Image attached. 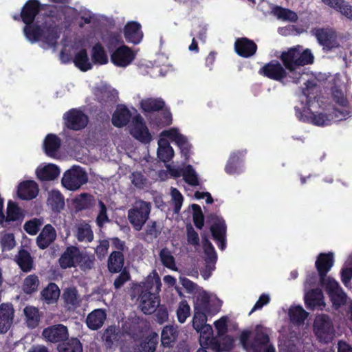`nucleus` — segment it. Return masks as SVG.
Instances as JSON below:
<instances>
[{"mask_svg": "<svg viewBox=\"0 0 352 352\" xmlns=\"http://www.w3.org/2000/svg\"><path fill=\"white\" fill-rule=\"evenodd\" d=\"M178 331L173 325H166L161 333V344L164 347H171L177 340Z\"/></svg>", "mask_w": 352, "mask_h": 352, "instance_id": "obj_36", "label": "nucleus"}, {"mask_svg": "<svg viewBox=\"0 0 352 352\" xmlns=\"http://www.w3.org/2000/svg\"><path fill=\"white\" fill-rule=\"evenodd\" d=\"M186 235L188 244L194 246L199 245V237L198 233L192 226L190 221L186 223Z\"/></svg>", "mask_w": 352, "mask_h": 352, "instance_id": "obj_62", "label": "nucleus"}, {"mask_svg": "<svg viewBox=\"0 0 352 352\" xmlns=\"http://www.w3.org/2000/svg\"><path fill=\"white\" fill-rule=\"evenodd\" d=\"M14 309L11 305H0V333H6L12 324Z\"/></svg>", "mask_w": 352, "mask_h": 352, "instance_id": "obj_28", "label": "nucleus"}, {"mask_svg": "<svg viewBox=\"0 0 352 352\" xmlns=\"http://www.w3.org/2000/svg\"><path fill=\"white\" fill-rule=\"evenodd\" d=\"M63 299L67 305L76 307L78 305L80 300L78 290L75 287H67L64 289Z\"/></svg>", "mask_w": 352, "mask_h": 352, "instance_id": "obj_51", "label": "nucleus"}, {"mask_svg": "<svg viewBox=\"0 0 352 352\" xmlns=\"http://www.w3.org/2000/svg\"><path fill=\"white\" fill-rule=\"evenodd\" d=\"M258 74L278 82H283L287 76L285 67L276 60H272L265 64L259 69Z\"/></svg>", "mask_w": 352, "mask_h": 352, "instance_id": "obj_9", "label": "nucleus"}, {"mask_svg": "<svg viewBox=\"0 0 352 352\" xmlns=\"http://www.w3.org/2000/svg\"><path fill=\"white\" fill-rule=\"evenodd\" d=\"M40 1L38 0H28L23 5L20 18L25 25L33 23L36 16L39 14Z\"/></svg>", "mask_w": 352, "mask_h": 352, "instance_id": "obj_21", "label": "nucleus"}, {"mask_svg": "<svg viewBox=\"0 0 352 352\" xmlns=\"http://www.w3.org/2000/svg\"><path fill=\"white\" fill-rule=\"evenodd\" d=\"M182 176L184 181L189 185H199L197 175L192 165L188 164L182 169Z\"/></svg>", "mask_w": 352, "mask_h": 352, "instance_id": "obj_55", "label": "nucleus"}, {"mask_svg": "<svg viewBox=\"0 0 352 352\" xmlns=\"http://www.w3.org/2000/svg\"><path fill=\"white\" fill-rule=\"evenodd\" d=\"M124 38L127 43L139 44L143 38V32L140 23L131 21L126 23L123 29Z\"/></svg>", "mask_w": 352, "mask_h": 352, "instance_id": "obj_17", "label": "nucleus"}, {"mask_svg": "<svg viewBox=\"0 0 352 352\" xmlns=\"http://www.w3.org/2000/svg\"><path fill=\"white\" fill-rule=\"evenodd\" d=\"M14 261L23 272L28 273L34 268L33 257L29 251L24 248H21L19 250Z\"/></svg>", "mask_w": 352, "mask_h": 352, "instance_id": "obj_26", "label": "nucleus"}, {"mask_svg": "<svg viewBox=\"0 0 352 352\" xmlns=\"http://www.w3.org/2000/svg\"><path fill=\"white\" fill-rule=\"evenodd\" d=\"M207 321V316L205 311L195 309L192 318V327L197 331H202L203 326Z\"/></svg>", "mask_w": 352, "mask_h": 352, "instance_id": "obj_56", "label": "nucleus"}, {"mask_svg": "<svg viewBox=\"0 0 352 352\" xmlns=\"http://www.w3.org/2000/svg\"><path fill=\"white\" fill-rule=\"evenodd\" d=\"M160 257L161 262L166 267L170 270L176 269L175 258L168 249H162L160 252Z\"/></svg>", "mask_w": 352, "mask_h": 352, "instance_id": "obj_57", "label": "nucleus"}, {"mask_svg": "<svg viewBox=\"0 0 352 352\" xmlns=\"http://www.w3.org/2000/svg\"><path fill=\"white\" fill-rule=\"evenodd\" d=\"M76 237L79 241L91 242L94 239L91 226L87 223L79 226L77 229Z\"/></svg>", "mask_w": 352, "mask_h": 352, "instance_id": "obj_52", "label": "nucleus"}, {"mask_svg": "<svg viewBox=\"0 0 352 352\" xmlns=\"http://www.w3.org/2000/svg\"><path fill=\"white\" fill-rule=\"evenodd\" d=\"M91 56L93 63L96 65H105L108 63L107 54L100 42L95 43L92 47Z\"/></svg>", "mask_w": 352, "mask_h": 352, "instance_id": "obj_40", "label": "nucleus"}, {"mask_svg": "<svg viewBox=\"0 0 352 352\" xmlns=\"http://www.w3.org/2000/svg\"><path fill=\"white\" fill-rule=\"evenodd\" d=\"M162 283L157 273L153 277L148 276L144 283V289L140 294V306L144 314H152L160 304L158 294Z\"/></svg>", "mask_w": 352, "mask_h": 352, "instance_id": "obj_2", "label": "nucleus"}, {"mask_svg": "<svg viewBox=\"0 0 352 352\" xmlns=\"http://www.w3.org/2000/svg\"><path fill=\"white\" fill-rule=\"evenodd\" d=\"M334 263L333 253H320L315 263L316 268L318 273L320 284H324L333 278L327 276V273L333 267Z\"/></svg>", "mask_w": 352, "mask_h": 352, "instance_id": "obj_11", "label": "nucleus"}, {"mask_svg": "<svg viewBox=\"0 0 352 352\" xmlns=\"http://www.w3.org/2000/svg\"><path fill=\"white\" fill-rule=\"evenodd\" d=\"M288 315L290 321L297 325L302 324L307 318L309 314L300 305L291 306L289 309Z\"/></svg>", "mask_w": 352, "mask_h": 352, "instance_id": "obj_41", "label": "nucleus"}, {"mask_svg": "<svg viewBox=\"0 0 352 352\" xmlns=\"http://www.w3.org/2000/svg\"><path fill=\"white\" fill-rule=\"evenodd\" d=\"M61 144L62 141L58 135L53 133L47 134L43 141V149L45 154L50 157H54L60 148Z\"/></svg>", "mask_w": 352, "mask_h": 352, "instance_id": "obj_30", "label": "nucleus"}, {"mask_svg": "<svg viewBox=\"0 0 352 352\" xmlns=\"http://www.w3.org/2000/svg\"><path fill=\"white\" fill-rule=\"evenodd\" d=\"M305 305L307 309L314 310L319 308L322 310L325 306L324 296L320 289H312L305 294Z\"/></svg>", "mask_w": 352, "mask_h": 352, "instance_id": "obj_22", "label": "nucleus"}, {"mask_svg": "<svg viewBox=\"0 0 352 352\" xmlns=\"http://www.w3.org/2000/svg\"><path fill=\"white\" fill-rule=\"evenodd\" d=\"M202 243L204 252L206 255L205 261L208 265L212 264L214 265L217 261V254L215 249L206 235H202Z\"/></svg>", "mask_w": 352, "mask_h": 352, "instance_id": "obj_45", "label": "nucleus"}, {"mask_svg": "<svg viewBox=\"0 0 352 352\" xmlns=\"http://www.w3.org/2000/svg\"><path fill=\"white\" fill-rule=\"evenodd\" d=\"M280 58L285 69L293 72L297 67L313 63L314 57L309 49L301 52L297 47H291L283 52Z\"/></svg>", "mask_w": 352, "mask_h": 352, "instance_id": "obj_3", "label": "nucleus"}, {"mask_svg": "<svg viewBox=\"0 0 352 352\" xmlns=\"http://www.w3.org/2000/svg\"><path fill=\"white\" fill-rule=\"evenodd\" d=\"M106 318L105 311L97 309L89 314L86 319V324L90 329L97 330L103 325Z\"/></svg>", "mask_w": 352, "mask_h": 352, "instance_id": "obj_32", "label": "nucleus"}, {"mask_svg": "<svg viewBox=\"0 0 352 352\" xmlns=\"http://www.w3.org/2000/svg\"><path fill=\"white\" fill-rule=\"evenodd\" d=\"M16 245V241L12 233L5 234L1 240V246L3 251H10Z\"/></svg>", "mask_w": 352, "mask_h": 352, "instance_id": "obj_61", "label": "nucleus"}, {"mask_svg": "<svg viewBox=\"0 0 352 352\" xmlns=\"http://www.w3.org/2000/svg\"><path fill=\"white\" fill-rule=\"evenodd\" d=\"M118 331L115 326H109L104 331L102 338L108 347H111L114 342L118 340Z\"/></svg>", "mask_w": 352, "mask_h": 352, "instance_id": "obj_54", "label": "nucleus"}, {"mask_svg": "<svg viewBox=\"0 0 352 352\" xmlns=\"http://www.w3.org/2000/svg\"><path fill=\"white\" fill-rule=\"evenodd\" d=\"M6 213L4 220H23L26 215V211L11 200L8 202Z\"/></svg>", "mask_w": 352, "mask_h": 352, "instance_id": "obj_39", "label": "nucleus"}, {"mask_svg": "<svg viewBox=\"0 0 352 352\" xmlns=\"http://www.w3.org/2000/svg\"><path fill=\"white\" fill-rule=\"evenodd\" d=\"M95 199L89 193H82L74 199L75 208L77 211L92 208L95 204Z\"/></svg>", "mask_w": 352, "mask_h": 352, "instance_id": "obj_42", "label": "nucleus"}, {"mask_svg": "<svg viewBox=\"0 0 352 352\" xmlns=\"http://www.w3.org/2000/svg\"><path fill=\"white\" fill-rule=\"evenodd\" d=\"M63 119L65 127L76 131L85 129L89 122L88 116L82 110L76 108L66 111Z\"/></svg>", "mask_w": 352, "mask_h": 352, "instance_id": "obj_7", "label": "nucleus"}, {"mask_svg": "<svg viewBox=\"0 0 352 352\" xmlns=\"http://www.w3.org/2000/svg\"><path fill=\"white\" fill-rule=\"evenodd\" d=\"M119 273V275L116 276L113 282V287L116 290L120 289L131 278L130 272L126 267H124Z\"/></svg>", "mask_w": 352, "mask_h": 352, "instance_id": "obj_59", "label": "nucleus"}, {"mask_svg": "<svg viewBox=\"0 0 352 352\" xmlns=\"http://www.w3.org/2000/svg\"><path fill=\"white\" fill-rule=\"evenodd\" d=\"M158 340V334L155 332H152L144 340L141 341L139 344V351L140 352H155Z\"/></svg>", "mask_w": 352, "mask_h": 352, "instance_id": "obj_48", "label": "nucleus"}, {"mask_svg": "<svg viewBox=\"0 0 352 352\" xmlns=\"http://www.w3.org/2000/svg\"><path fill=\"white\" fill-rule=\"evenodd\" d=\"M273 14L278 19L291 22H296L298 21V15L294 12L288 8H285L279 6H276L273 8Z\"/></svg>", "mask_w": 352, "mask_h": 352, "instance_id": "obj_49", "label": "nucleus"}, {"mask_svg": "<svg viewBox=\"0 0 352 352\" xmlns=\"http://www.w3.org/2000/svg\"><path fill=\"white\" fill-rule=\"evenodd\" d=\"M111 63L120 67H126L135 58V54L133 50L126 45H122L116 48L111 54Z\"/></svg>", "mask_w": 352, "mask_h": 352, "instance_id": "obj_12", "label": "nucleus"}, {"mask_svg": "<svg viewBox=\"0 0 352 352\" xmlns=\"http://www.w3.org/2000/svg\"><path fill=\"white\" fill-rule=\"evenodd\" d=\"M314 332L317 338L324 343L331 342L335 335V329L331 318L327 314H318L313 324Z\"/></svg>", "mask_w": 352, "mask_h": 352, "instance_id": "obj_4", "label": "nucleus"}, {"mask_svg": "<svg viewBox=\"0 0 352 352\" xmlns=\"http://www.w3.org/2000/svg\"><path fill=\"white\" fill-rule=\"evenodd\" d=\"M47 204L54 212H60L65 206L64 197L58 190H53L49 195Z\"/></svg>", "mask_w": 352, "mask_h": 352, "instance_id": "obj_44", "label": "nucleus"}, {"mask_svg": "<svg viewBox=\"0 0 352 352\" xmlns=\"http://www.w3.org/2000/svg\"><path fill=\"white\" fill-rule=\"evenodd\" d=\"M331 96L333 102L343 107L348 106V100L338 87L335 86L331 88Z\"/></svg>", "mask_w": 352, "mask_h": 352, "instance_id": "obj_58", "label": "nucleus"}, {"mask_svg": "<svg viewBox=\"0 0 352 352\" xmlns=\"http://www.w3.org/2000/svg\"><path fill=\"white\" fill-rule=\"evenodd\" d=\"M162 111V112L157 113L151 119V122L160 128L170 126L173 122V117L170 111L168 109H163Z\"/></svg>", "mask_w": 352, "mask_h": 352, "instance_id": "obj_50", "label": "nucleus"}, {"mask_svg": "<svg viewBox=\"0 0 352 352\" xmlns=\"http://www.w3.org/2000/svg\"><path fill=\"white\" fill-rule=\"evenodd\" d=\"M94 256L87 254L86 252L80 251V255L78 256L76 266L83 270H91L94 265Z\"/></svg>", "mask_w": 352, "mask_h": 352, "instance_id": "obj_53", "label": "nucleus"}, {"mask_svg": "<svg viewBox=\"0 0 352 352\" xmlns=\"http://www.w3.org/2000/svg\"><path fill=\"white\" fill-rule=\"evenodd\" d=\"M140 107L144 113L159 112L164 109L165 102L161 98H148L141 100Z\"/></svg>", "mask_w": 352, "mask_h": 352, "instance_id": "obj_34", "label": "nucleus"}, {"mask_svg": "<svg viewBox=\"0 0 352 352\" xmlns=\"http://www.w3.org/2000/svg\"><path fill=\"white\" fill-rule=\"evenodd\" d=\"M210 226V232L218 248L224 250L226 248V226L225 221H214Z\"/></svg>", "mask_w": 352, "mask_h": 352, "instance_id": "obj_24", "label": "nucleus"}, {"mask_svg": "<svg viewBox=\"0 0 352 352\" xmlns=\"http://www.w3.org/2000/svg\"><path fill=\"white\" fill-rule=\"evenodd\" d=\"M151 210V204L139 199L135 201L128 211V220H148Z\"/></svg>", "mask_w": 352, "mask_h": 352, "instance_id": "obj_15", "label": "nucleus"}, {"mask_svg": "<svg viewBox=\"0 0 352 352\" xmlns=\"http://www.w3.org/2000/svg\"><path fill=\"white\" fill-rule=\"evenodd\" d=\"M27 326L30 329H34L39 324L41 314L38 308L33 306H26L23 309Z\"/></svg>", "mask_w": 352, "mask_h": 352, "instance_id": "obj_37", "label": "nucleus"}, {"mask_svg": "<svg viewBox=\"0 0 352 352\" xmlns=\"http://www.w3.org/2000/svg\"><path fill=\"white\" fill-rule=\"evenodd\" d=\"M124 256L120 251H113L107 261V268L110 273L116 274L120 272L124 268Z\"/></svg>", "mask_w": 352, "mask_h": 352, "instance_id": "obj_31", "label": "nucleus"}, {"mask_svg": "<svg viewBox=\"0 0 352 352\" xmlns=\"http://www.w3.org/2000/svg\"><path fill=\"white\" fill-rule=\"evenodd\" d=\"M246 154V149L232 152L225 166L226 173L228 175L239 174L241 172V165Z\"/></svg>", "mask_w": 352, "mask_h": 352, "instance_id": "obj_19", "label": "nucleus"}, {"mask_svg": "<svg viewBox=\"0 0 352 352\" xmlns=\"http://www.w3.org/2000/svg\"><path fill=\"white\" fill-rule=\"evenodd\" d=\"M60 290L55 283H49L41 292V300L47 305L55 304L58 302Z\"/></svg>", "mask_w": 352, "mask_h": 352, "instance_id": "obj_27", "label": "nucleus"}, {"mask_svg": "<svg viewBox=\"0 0 352 352\" xmlns=\"http://www.w3.org/2000/svg\"><path fill=\"white\" fill-rule=\"evenodd\" d=\"M109 248V242L108 240L104 239L100 241V243L95 249V253L98 259H103L108 252Z\"/></svg>", "mask_w": 352, "mask_h": 352, "instance_id": "obj_63", "label": "nucleus"}, {"mask_svg": "<svg viewBox=\"0 0 352 352\" xmlns=\"http://www.w3.org/2000/svg\"><path fill=\"white\" fill-rule=\"evenodd\" d=\"M57 350L58 352H82V345L78 338H72L59 343Z\"/></svg>", "mask_w": 352, "mask_h": 352, "instance_id": "obj_47", "label": "nucleus"}, {"mask_svg": "<svg viewBox=\"0 0 352 352\" xmlns=\"http://www.w3.org/2000/svg\"><path fill=\"white\" fill-rule=\"evenodd\" d=\"M38 193V184L32 180L21 182L18 186L17 195L22 200H32Z\"/></svg>", "mask_w": 352, "mask_h": 352, "instance_id": "obj_23", "label": "nucleus"}, {"mask_svg": "<svg viewBox=\"0 0 352 352\" xmlns=\"http://www.w3.org/2000/svg\"><path fill=\"white\" fill-rule=\"evenodd\" d=\"M40 285L38 276L35 274L27 276L23 282L22 290L27 295H32L38 291Z\"/></svg>", "mask_w": 352, "mask_h": 352, "instance_id": "obj_43", "label": "nucleus"}, {"mask_svg": "<svg viewBox=\"0 0 352 352\" xmlns=\"http://www.w3.org/2000/svg\"><path fill=\"white\" fill-rule=\"evenodd\" d=\"M157 157L164 163L170 162L174 155V151L169 142L163 139L158 142Z\"/></svg>", "mask_w": 352, "mask_h": 352, "instance_id": "obj_38", "label": "nucleus"}, {"mask_svg": "<svg viewBox=\"0 0 352 352\" xmlns=\"http://www.w3.org/2000/svg\"><path fill=\"white\" fill-rule=\"evenodd\" d=\"M131 118V113L124 105L119 106L112 115V124L118 128L125 126L128 124Z\"/></svg>", "mask_w": 352, "mask_h": 352, "instance_id": "obj_29", "label": "nucleus"}, {"mask_svg": "<svg viewBox=\"0 0 352 352\" xmlns=\"http://www.w3.org/2000/svg\"><path fill=\"white\" fill-rule=\"evenodd\" d=\"M320 285L324 288L335 309L346 303L347 295L335 279L329 280Z\"/></svg>", "mask_w": 352, "mask_h": 352, "instance_id": "obj_8", "label": "nucleus"}, {"mask_svg": "<svg viewBox=\"0 0 352 352\" xmlns=\"http://www.w3.org/2000/svg\"><path fill=\"white\" fill-rule=\"evenodd\" d=\"M294 109L297 118L303 122L324 126L331 124L333 120V115L324 113H315L307 107H303L302 109L295 107Z\"/></svg>", "mask_w": 352, "mask_h": 352, "instance_id": "obj_5", "label": "nucleus"}, {"mask_svg": "<svg viewBox=\"0 0 352 352\" xmlns=\"http://www.w3.org/2000/svg\"><path fill=\"white\" fill-rule=\"evenodd\" d=\"M161 135L165 136L175 142L181 150L182 155L185 157L188 156L190 151V144L186 137L179 133L177 129L172 128L168 130H164L161 133Z\"/></svg>", "mask_w": 352, "mask_h": 352, "instance_id": "obj_16", "label": "nucleus"}, {"mask_svg": "<svg viewBox=\"0 0 352 352\" xmlns=\"http://www.w3.org/2000/svg\"><path fill=\"white\" fill-rule=\"evenodd\" d=\"M130 134L138 141L148 144L153 140V136L150 133L143 118L140 115H136L133 118V124L130 129Z\"/></svg>", "mask_w": 352, "mask_h": 352, "instance_id": "obj_10", "label": "nucleus"}, {"mask_svg": "<svg viewBox=\"0 0 352 352\" xmlns=\"http://www.w3.org/2000/svg\"><path fill=\"white\" fill-rule=\"evenodd\" d=\"M102 40L109 53H112L116 48L124 44L120 32H109L102 37Z\"/></svg>", "mask_w": 352, "mask_h": 352, "instance_id": "obj_33", "label": "nucleus"}, {"mask_svg": "<svg viewBox=\"0 0 352 352\" xmlns=\"http://www.w3.org/2000/svg\"><path fill=\"white\" fill-rule=\"evenodd\" d=\"M75 65L82 72H87L92 69L93 65L89 62L87 50L81 49L77 52L74 58Z\"/></svg>", "mask_w": 352, "mask_h": 352, "instance_id": "obj_46", "label": "nucleus"}, {"mask_svg": "<svg viewBox=\"0 0 352 352\" xmlns=\"http://www.w3.org/2000/svg\"><path fill=\"white\" fill-rule=\"evenodd\" d=\"M36 173L39 180L52 181L58 177L60 170L56 165L49 164L41 168H37Z\"/></svg>", "mask_w": 352, "mask_h": 352, "instance_id": "obj_35", "label": "nucleus"}, {"mask_svg": "<svg viewBox=\"0 0 352 352\" xmlns=\"http://www.w3.org/2000/svg\"><path fill=\"white\" fill-rule=\"evenodd\" d=\"M315 36L318 43L322 46L324 50L331 51L340 47L339 42L337 39V34L332 29H316Z\"/></svg>", "mask_w": 352, "mask_h": 352, "instance_id": "obj_13", "label": "nucleus"}, {"mask_svg": "<svg viewBox=\"0 0 352 352\" xmlns=\"http://www.w3.org/2000/svg\"><path fill=\"white\" fill-rule=\"evenodd\" d=\"M328 7L339 12L349 21H352V5L346 0H321Z\"/></svg>", "mask_w": 352, "mask_h": 352, "instance_id": "obj_25", "label": "nucleus"}, {"mask_svg": "<svg viewBox=\"0 0 352 352\" xmlns=\"http://www.w3.org/2000/svg\"><path fill=\"white\" fill-rule=\"evenodd\" d=\"M23 31L26 38L31 43L42 40L50 46L55 45L60 36L58 27L52 19L45 21L41 25H25Z\"/></svg>", "mask_w": 352, "mask_h": 352, "instance_id": "obj_1", "label": "nucleus"}, {"mask_svg": "<svg viewBox=\"0 0 352 352\" xmlns=\"http://www.w3.org/2000/svg\"><path fill=\"white\" fill-rule=\"evenodd\" d=\"M210 298L207 294H203L199 296L197 299V303L195 306V309L208 311L209 309Z\"/></svg>", "mask_w": 352, "mask_h": 352, "instance_id": "obj_64", "label": "nucleus"}, {"mask_svg": "<svg viewBox=\"0 0 352 352\" xmlns=\"http://www.w3.org/2000/svg\"><path fill=\"white\" fill-rule=\"evenodd\" d=\"M80 255V249L74 245L67 247L58 259V263L62 269L76 267L78 256Z\"/></svg>", "mask_w": 352, "mask_h": 352, "instance_id": "obj_20", "label": "nucleus"}, {"mask_svg": "<svg viewBox=\"0 0 352 352\" xmlns=\"http://www.w3.org/2000/svg\"><path fill=\"white\" fill-rule=\"evenodd\" d=\"M190 308L187 301L184 300L179 302L177 310V316L180 323H184L190 316Z\"/></svg>", "mask_w": 352, "mask_h": 352, "instance_id": "obj_60", "label": "nucleus"}, {"mask_svg": "<svg viewBox=\"0 0 352 352\" xmlns=\"http://www.w3.org/2000/svg\"><path fill=\"white\" fill-rule=\"evenodd\" d=\"M42 335L47 341L53 343H62L67 340L69 336L67 327L61 324L44 329Z\"/></svg>", "mask_w": 352, "mask_h": 352, "instance_id": "obj_14", "label": "nucleus"}, {"mask_svg": "<svg viewBox=\"0 0 352 352\" xmlns=\"http://www.w3.org/2000/svg\"><path fill=\"white\" fill-rule=\"evenodd\" d=\"M87 181L88 176L85 170L80 166H73L64 173L61 183L67 189L76 190L86 184Z\"/></svg>", "mask_w": 352, "mask_h": 352, "instance_id": "obj_6", "label": "nucleus"}, {"mask_svg": "<svg viewBox=\"0 0 352 352\" xmlns=\"http://www.w3.org/2000/svg\"><path fill=\"white\" fill-rule=\"evenodd\" d=\"M234 50L239 56L250 58L256 54L257 45L248 38H238L234 43Z\"/></svg>", "mask_w": 352, "mask_h": 352, "instance_id": "obj_18", "label": "nucleus"}]
</instances>
